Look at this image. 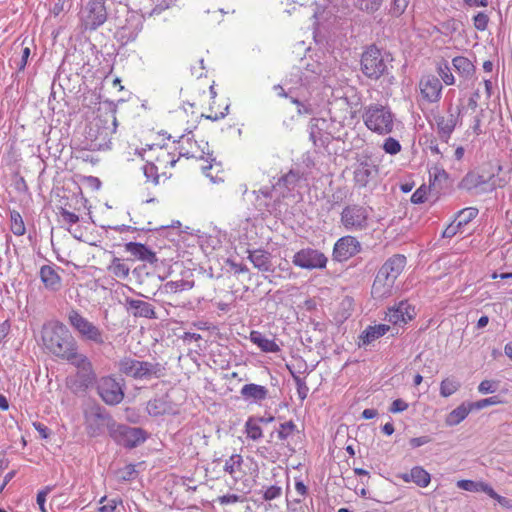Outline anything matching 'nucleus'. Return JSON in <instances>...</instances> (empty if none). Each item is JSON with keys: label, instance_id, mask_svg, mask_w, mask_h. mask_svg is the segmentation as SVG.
Segmentation results:
<instances>
[{"label": "nucleus", "instance_id": "obj_22", "mask_svg": "<svg viewBox=\"0 0 512 512\" xmlns=\"http://www.w3.org/2000/svg\"><path fill=\"white\" fill-rule=\"evenodd\" d=\"M361 249L359 241L353 236H344L337 240L333 248V259L343 262L356 255Z\"/></svg>", "mask_w": 512, "mask_h": 512}, {"label": "nucleus", "instance_id": "obj_6", "mask_svg": "<svg viewBox=\"0 0 512 512\" xmlns=\"http://www.w3.org/2000/svg\"><path fill=\"white\" fill-rule=\"evenodd\" d=\"M115 422L112 415L100 405H95L84 413L85 430L91 438L104 435L105 430L110 434Z\"/></svg>", "mask_w": 512, "mask_h": 512}, {"label": "nucleus", "instance_id": "obj_4", "mask_svg": "<svg viewBox=\"0 0 512 512\" xmlns=\"http://www.w3.org/2000/svg\"><path fill=\"white\" fill-rule=\"evenodd\" d=\"M363 120L370 131L379 135H387L393 131L394 115L388 106L370 104L365 108Z\"/></svg>", "mask_w": 512, "mask_h": 512}, {"label": "nucleus", "instance_id": "obj_12", "mask_svg": "<svg viewBox=\"0 0 512 512\" xmlns=\"http://www.w3.org/2000/svg\"><path fill=\"white\" fill-rule=\"evenodd\" d=\"M127 12L125 24L121 25L116 30V38L122 45H127L134 42L139 33L143 29L144 17L134 11Z\"/></svg>", "mask_w": 512, "mask_h": 512}, {"label": "nucleus", "instance_id": "obj_30", "mask_svg": "<svg viewBox=\"0 0 512 512\" xmlns=\"http://www.w3.org/2000/svg\"><path fill=\"white\" fill-rule=\"evenodd\" d=\"M125 251L130 253L135 259L154 264L158 261L156 253L145 244L138 242H128L125 244Z\"/></svg>", "mask_w": 512, "mask_h": 512}, {"label": "nucleus", "instance_id": "obj_46", "mask_svg": "<svg viewBox=\"0 0 512 512\" xmlns=\"http://www.w3.org/2000/svg\"><path fill=\"white\" fill-rule=\"evenodd\" d=\"M478 209L476 207H467L457 212L454 220L458 223L461 229L466 226L469 222L475 219L478 215Z\"/></svg>", "mask_w": 512, "mask_h": 512}, {"label": "nucleus", "instance_id": "obj_43", "mask_svg": "<svg viewBox=\"0 0 512 512\" xmlns=\"http://www.w3.org/2000/svg\"><path fill=\"white\" fill-rule=\"evenodd\" d=\"M297 429V426L296 424L294 423L293 420H289L287 422H284V423H281L279 425V428L275 431H272L270 433V439H269V442H271L274 438V435H276V437L280 440V441H285L287 440L290 436L293 435V433L296 431Z\"/></svg>", "mask_w": 512, "mask_h": 512}, {"label": "nucleus", "instance_id": "obj_59", "mask_svg": "<svg viewBox=\"0 0 512 512\" xmlns=\"http://www.w3.org/2000/svg\"><path fill=\"white\" fill-rule=\"evenodd\" d=\"M499 387V381L483 380L478 386V391L482 394L495 393Z\"/></svg>", "mask_w": 512, "mask_h": 512}, {"label": "nucleus", "instance_id": "obj_62", "mask_svg": "<svg viewBox=\"0 0 512 512\" xmlns=\"http://www.w3.org/2000/svg\"><path fill=\"white\" fill-rule=\"evenodd\" d=\"M69 1L70 0H56L52 8L50 9V14L54 17L59 16L62 12L69 10Z\"/></svg>", "mask_w": 512, "mask_h": 512}, {"label": "nucleus", "instance_id": "obj_8", "mask_svg": "<svg viewBox=\"0 0 512 512\" xmlns=\"http://www.w3.org/2000/svg\"><path fill=\"white\" fill-rule=\"evenodd\" d=\"M109 436L116 444L133 449L146 441L148 433L141 427H131L115 422Z\"/></svg>", "mask_w": 512, "mask_h": 512}, {"label": "nucleus", "instance_id": "obj_51", "mask_svg": "<svg viewBox=\"0 0 512 512\" xmlns=\"http://www.w3.org/2000/svg\"><path fill=\"white\" fill-rule=\"evenodd\" d=\"M243 463L242 456L239 454H233L229 457V459L226 460L224 465V471L229 473L230 475H233L236 470H239L241 468V465Z\"/></svg>", "mask_w": 512, "mask_h": 512}, {"label": "nucleus", "instance_id": "obj_13", "mask_svg": "<svg viewBox=\"0 0 512 512\" xmlns=\"http://www.w3.org/2000/svg\"><path fill=\"white\" fill-rule=\"evenodd\" d=\"M328 259L324 253L314 248H302L292 257V263L306 270H316L326 268Z\"/></svg>", "mask_w": 512, "mask_h": 512}, {"label": "nucleus", "instance_id": "obj_19", "mask_svg": "<svg viewBox=\"0 0 512 512\" xmlns=\"http://www.w3.org/2000/svg\"><path fill=\"white\" fill-rule=\"evenodd\" d=\"M143 149H147L146 159L154 165H158L161 169L166 168L168 165L174 167L178 159L168 151L166 145L160 144H146Z\"/></svg>", "mask_w": 512, "mask_h": 512}, {"label": "nucleus", "instance_id": "obj_61", "mask_svg": "<svg viewBox=\"0 0 512 512\" xmlns=\"http://www.w3.org/2000/svg\"><path fill=\"white\" fill-rule=\"evenodd\" d=\"M429 188L425 185L420 186L411 196V202L413 204H422L427 199V192Z\"/></svg>", "mask_w": 512, "mask_h": 512}, {"label": "nucleus", "instance_id": "obj_16", "mask_svg": "<svg viewBox=\"0 0 512 512\" xmlns=\"http://www.w3.org/2000/svg\"><path fill=\"white\" fill-rule=\"evenodd\" d=\"M493 179L494 174L484 177L475 171H469L459 182L458 188L468 192L477 190V193H489L496 189Z\"/></svg>", "mask_w": 512, "mask_h": 512}, {"label": "nucleus", "instance_id": "obj_27", "mask_svg": "<svg viewBox=\"0 0 512 512\" xmlns=\"http://www.w3.org/2000/svg\"><path fill=\"white\" fill-rule=\"evenodd\" d=\"M166 368L156 361H144L137 359V375L136 380L150 381L151 379H159L164 377Z\"/></svg>", "mask_w": 512, "mask_h": 512}, {"label": "nucleus", "instance_id": "obj_36", "mask_svg": "<svg viewBox=\"0 0 512 512\" xmlns=\"http://www.w3.org/2000/svg\"><path fill=\"white\" fill-rule=\"evenodd\" d=\"M452 65L459 77L464 80H471L475 75L476 67L467 57H454L452 59Z\"/></svg>", "mask_w": 512, "mask_h": 512}, {"label": "nucleus", "instance_id": "obj_31", "mask_svg": "<svg viewBox=\"0 0 512 512\" xmlns=\"http://www.w3.org/2000/svg\"><path fill=\"white\" fill-rule=\"evenodd\" d=\"M386 317L393 324L407 323L414 317V308L407 302H400L397 307L389 309Z\"/></svg>", "mask_w": 512, "mask_h": 512}, {"label": "nucleus", "instance_id": "obj_29", "mask_svg": "<svg viewBox=\"0 0 512 512\" xmlns=\"http://www.w3.org/2000/svg\"><path fill=\"white\" fill-rule=\"evenodd\" d=\"M125 302L127 310L130 311L134 317L147 319L158 318L154 306L148 302L133 298H126Z\"/></svg>", "mask_w": 512, "mask_h": 512}, {"label": "nucleus", "instance_id": "obj_21", "mask_svg": "<svg viewBox=\"0 0 512 512\" xmlns=\"http://www.w3.org/2000/svg\"><path fill=\"white\" fill-rule=\"evenodd\" d=\"M327 120L324 118H312L308 125L309 139L315 147H327L334 137L326 131Z\"/></svg>", "mask_w": 512, "mask_h": 512}, {"label": "nucleus", "instance_id": "obj_14", "mask_svg": "<svg viewBox=\"0 0 512 512\" xmlns=\"http://www.w3.org/2000/svg\"><path fill=\"white\" fill-rule=\"evenodd\" d=\"M462 111L461 106L453 107L452 104L448 106L447 116L436 115L434 117L436 123L437 134L439 138L448 143L453 131L460 122V114Z\"/></svg>", "mask_w": 512, "mask_h": 512}, {"label": "nucleus", "instance_id": "obj_45", "mask_svg": "<svg viewBox=\"0 0 512 512\" xmlns=\"http://www.w3.org/2000/svg\"><path fill=\"white\" fill-rule=\"evenodd\" d=\"M108 270L117 278L125 279L129 275L130 268L122 259L114 257Z\"/></svg>", "mask_w": 512, "mask_h": 512}, {"label": "nucleus", "instance_id": "obj_38", "mask_svg": "<svg viewBox=\"0 0 512 512\" xmlns=\"http://www.w3.org/2000/svg\"><path fill=\"white\" fill-rule=\"evenodd\" d=\"M249 339L253 344L257 345L262 352L277 353L280 351L279 345L273 339L266 338L260 331L252 330Z\"/></svg>", "mask_w": 512, "mask_h": 512}, {"label": "nucleus", "instance_id": "obj_24", "mask_svg": "<svg viewBox=\"0 0 512 512\" xmlns=\"http://www.w3.org/2000/svg\"><path fill=\"white\" fill-rule=\"evenodd\" d=\"M395 281L378 269L374 278L371 295L374 299H385L396 291Z\"/></svg>", "mask_w": 512, "mask_h": 512}, {"label": "nucleus", "instance_id": "obj_20", "mask_svg": "<svg viewBox=\"0 0 512 512\" xmlns=\"http://www.w3.org/2000/svg\"><path fill=\"white\" fill-rule=\"evenodd\" d=\"M421 97L427 103H437L442 95V83L435 75H424L419 81Z\"/></svg>", "mask_w": 512, "mask_h": 512}, {"label": "nucleus", "instance_id": "obj_23", "mask_svg": "<svg viewBox=\"0 0 512 512\" xmlns=\"http://www.w3.org/2000/svg\"><path fill=\"white\" fill-rule=\"evenodd\" d=\"M194 287V281L189 280H176L168 281L161 284L157 291L154 293V301L157 303H168L166 298L169 296H176L179 292L190 290Z\"/></svg>", "mask_w": 512, "mask_h": 512}, {"label": "nucleus", "instance_id": "obj_53", "mask_svg": "<svg viewBox=\"0 0 512 512\" xmlns=\"http://www.w3.org/2000/svg\"><path fill=\"white\" fill-rule=\"evenodd\" d=\"M448 179L449 175L444 169H436L433 180H430L431 184L429 186V191H431V189H436L437 186L439 189H442V184L446 183Z\"/></svg>", "mask_w": 512, "mask_h": 512}, {"label": "nucleus", "instance_id": "obj_54", "mask_svg": "<svg viewBox=\"0 0 512 512\" xmlns=\"http://www.w3.org/2000/svg\"><path fill=\"white\" fill-rule=\"evenodd\" d=\"M473 410H481L488 406L501 404L502 401L499 396H492L484 399H480L476 402H470Z\"/></svg>", "mask_w": 512, "mask_h": 512}, {"label": "nucleus", "instance_id": "obj_37", "mask_svg": "<svg viewBox=\"0 0 512 512\" xmlns=\"http://www.w3.org/2000/svg\"><path fill=\"white\" fill-rule=\"evenodd\" d=\"M61 360L67 361L74 366L77 371L94 369L91 360L83 353L79 352V345L65 355Z\"/></svg>", "mask_w": 512, "mask_h": 512}, {"label": "nucleus", "instance_id": "obj_42", "mask_svg": "<svg viewBox=\"0 0 512 512\" xmlns=\"http://www.w3.org/2000/svg\"><path fill=\"white\" fill-rule=\"evenodd\" d=\"M116 367L121 375H125L126 377L136 380L137 359L130 356H124L117 361Z\"/></svg>", "mask_w": 512, "mask_h": 512}, {"label": "nucleus", "instance_id": "obj_48", "mask_svg": "<svg viewBox=\"0 0 512 512\" xmlns=\"http://www.w3.org/2000/svg\"><path fill=\"white\" fill-rule=\"evenodd\" d=\"M245 432L247 438L253 441H257L261 439L263 436L262 428L260 427V424L255 419V417L248 418V420L245 423Z\"/></svg>", "mask_w": 512, "mask_h": 512}, {"label": "nucleus", "instance_id": "obj_49", "mask_svg": "<svg viewBox=\"0 0 512 512\" xmlns=\"http://www.w3.org/2000/svg\"><path fill=\"white\" fill-rule=\"evenodd\" d=\"M461 387V383L454 378H445L440 383V395L442 397H449L457 392Z\"/></svg>", "mask_w": 512, "mask_h": 512}, {"label": "nucleus", "instance_id": "obj_47", "mask_svg": "<svg viewBox=\"0 0 512 512\" xmlns=\"http://www.w3.org/2000/svg\"><path fill=\"white\" fill-rule=\"evenodd\" d=\"M10 230L16 236H22L26 232L23 218L16 210L10 211Z\"/></svg>", "mask_w": 512, "mask_h": 512}, {"label": "nucleus", "instance_id": "obj_34", "mask_svg": "<svg viewBox=\"0 0 512 512\" xmlns=\"http://www.w3.org/2000/svg\"><path fill=\"white\" fill-rule=\"evenodd\" d=\"M240 394L244 400L257 403L268 397V389L265 386L250 383L241 388Z\"/></svg>", "mask_w": 512, "mask_h": 512}, {"label": "nucleus", "instance_id": "obj_33", "mask_svg": "<svg viewBox=\"0 0 512 512\" xmlns=\"http://www.w3.org/2000/svg\"><path fill=\"white\" fill-rule=\"evenodd\" d=\"M400 478L406 483L413 482L422 488L427 487L431 481L430 474L421 466L413 467L410 472L401 474Z\"/></svg>", "mask_w": 512, "mask_h": 512}, {"label": "nucleus", "instance_id": "obj_28", "mask_svg": "<svg viewBox=\"0 0 512 512\" xmlns=\"http://www.w3.org/2000/svg\"><path fill=\"white\" fill-rule=\"evenodd\" d=\"M406 264L407 259L404 255L394 254L382 264L379 270L396 282L397 278L404 271Z\"/></svg>", "mask_w": 512, "mask_h": 512}, {"label": "nucleus", "instance_id": "obj_9", "mask_svg": "<svg viewBox=\"0 0 512 512\" xmlns=\"http://www.w3.org/2000/svg\"><path fill=\"white\" fill-rule=\"evenodd\" d=\"M105 0H89L79 12V18L85 30H96L107 20Z\"/></svg>", "mask_w": 512, "mask_h": 512}, {"label": "nucleus", "instance_id": "obj_5", "mask_svg": "<svg viewBox=\"0 0 512 512\" xmlns=\"http://www.w3.org/2000/svg\"><path fill=\"white\" fill-rule=\"evenodd\" d=\"M67 320L79 338L84 342L103 345L106 341L104 331L93 322L84 317L78 310L71 309L67 313Z\"/></svg>", "mask_w": 512, "mask_h": 512}, {"label": "nucleus", "instance_id": "obj_17", "mask_svg": "<svg viewBox=\"0 0 512 512\" xmlns=\"http://www.w3.org/2000/svg\"><path fill=\"white\" fill-rule=\"evenodd\" d=\"M379 175L378 166L369 158L365 157L359 160L353 172V180L358 188L367 187L372 181H375Z\"/></svg>", "mask_w": 512, "mask_h": 512}, {"label": "nucleus", "instance_id": "obj_7", "mask_svg": "<svg viewBox=\"0 0 512 512\" xmlns=\"http://www.w3.org/2000/svg\"><path fill=\"white\" fill-rule=\"evenodd\" d=\"M97 393L102 401L110 406L120 404L125 397V383L114 375L102 376L96 382Z\"/></svg>", "mask_w": 512, "mask_h": 512}, {"label": "nucleus", "instance_id": "obj_56", "mask_svg": "<svg viewBox=\"0 0 512 512\" xmlns=\"http://www.w3.org/2000/svg\"><path fill=\"white\" fill-rule=\"evenodd\" d=\"M136 474L137 471L133 464L126 465L124 468L117 471L118 479L124 482L133 480L136 477Z\"/></svg>", "mask_w": 512, "mask_h": 512}, {"label": "nucleus", "instance_id": "obj_11", "mask_svg": "<svg viewBox=\"0 0 512 512\" xmlns=\"http://www.w3.org/2000/svg\"><path fill=\"white\" fill-rule=\"evenodd\" d=\"M179 156L195 159H202L209 163L208 166H205L204 169H211L212 162L215 160L213 157V152L209 150L208 143H203V146L197 143V141L192 140V137L182 135L179 139Z\"/></svg>", "mask_w": 512, "mask_h": 512}, {"label": "nucleus", "instance_id": "obj_41", "mask_svg": "<svg viewBox=\"0 0 512 512\" xmlns=\"http://www.w3.org/2000/svg\"><path fill=\"white\" fill-rule=\"evenodd\" d=\"M471 411H473L471 403L463 402L447 415L445 419L446 425L452 427L460 424Z\"/></svg>", "mask_w": 512, "mask_h": 512}, {"label": "nucleus", "instance_id": "obj_35", "mask_svg": "<svg viewBox=\"0 0 512 512\" xmlns=\"http://www.w3.org/2000/svg\"><path fill=\"white\" fill-rule=\"evenodd\" d=\"M271 253L264 249H255L249 251L248 259L253 266L262 272L272 271Z\"/></svg>", "mask_w": 512, "mask_h": 512}, {"label": "nucleus", "instance_id": "obj_2", "mask_svg": "<svg viewBox=\"0 0 512 512\" xmlns=\"http://www.w3.org/2000/svg\"><path fill=\"white\" fill-rule=\"evenodd\" d=\"M393 55L376 45H370L361 55V71L370 80L377 81L382 77L391 75L393 69Z\"/></svg>", "mask_w": 512, "mask_h": 512}, {"label": "nucleus", "instance_id": "obj_57", "mask_svg": "<svg viewBox=\"0 0 512 512\" xmlns=\"http://www.w3.org/2000/svg\"><path fill=\"white\" fill-rule=\"evenodd\" d=\"M259 493H262L263 500L271 501L281 496L282 488L277 485H272L267 487L265 490H261Z\"/></svg>", "mask_w": 512, "mask_h": 512}, {"label": "nucleus", "instance_id": "obj_1", "mask_svg": "<svg viewBox=\"0 0 512 512\" xmlns=\"http://www.w3.org/2000/svg\"><path fill=\"white\" fill-rule=\"evenodd\" d=\"M41 338L44 348L60 360L78 345L68 327L59 320L44 324Z\"/></svg>", "mask_w": 512, "mask_h": 512}, {"label": "nucleus", "instance_id": "obj_55", "mask_svg": "<svg viewBox=\"0 0 512 512\" xmlns=\"http://www.w3.org/2000/svg\"><path fill=\"white\" fill-rule=\"evenodd\" d=\"M410 0H392L389 14L394 17L401 16L408 7Z\"/></svg>", "mask_w": 512, "mask_h": 512}, {"label": "nucleus", "instance_id": "obj_32", "mask_svg": "<svg viewBox=\"0 0 512 512\" xmlns=\"http://www.w3.org/2000/svg\"><path fill=\"white\" fill-rule=\"evenodd\" d=\"M135 153L146 162L142 168L146 181L151 182L154 186L158 185L161 175L164 176L166 172L163 171L162 173H160L159 170L161 168L158 165H154L152 162L146 159L147 149H136Z\"/></svg>", "mask_w": 512, "mask_h": 512}, {"label": "nucleus", "instance_id": "obj_39", "mask_svg": "<svg viewBox=\"0 0 512 512\" xmlns=\"http://www.w3.org/2000/svg\"><path fill=\"white\" fill-rule=\"evenodd\" d=\"M23 45L24 41L20 45L15 46L13 48V55L10 58V66L15 67L18 72L24 71L31 54L30 47H24Z\"/></svg>", "mask_w": 512, "mask_h": 512}, {"label": "nucleus", "instance_id": "obj_40", "mask_svg": "<svg viewBox=\"0 0 512 512\" xmlns=\"http://www.w3.org/2000/svg\"><path fill=\"white\" fill-rule=\"evenodd\" d=\"M390 330V326L386 324H378L373 326H368L361 333L360 340L362 341V345H368L373 341L379 339L384 336Z\"/></svg>", "mask_w": 512, "mask_h": 512}, {"label": "nucleus", "instance_id": "obj_58", "mask_svg": "<svg viewBox=\"0 0 512 512\" xmlns=\"http://www.w3.org/2000/svg\"><path fill=\"white\" fill-rule=\"evenodd\" d=\"M489 17L485 12H478L473 17V25L478 31H485L488 27Z\"/></svg>", "mask_w": 512, "mask_h": 512}, {"label": "nucleus", "instance_id": "obj_52", "mask_svg": "<svg viewBox=\"0 0 512 512\" xmlns=\"http://www.w3.org/2000/svg\"><path fill=\"white\" fill-rule=\"evenodd\" d=\"M289 370H290L292 378L296 384L298 397L301 401H303L308 396L309 388L304 379H302L300 376L295 374L290 368H289Z\"/></svg>", "mask_w": 512, "mask_h": 512}, {"label": "nucleus", "instance_id": "obj_18", "mask_svg": "<svg viewBox=\"0 0 512 512\" xmlns=\"http://www.w3.org/2000/svg\"><path fill=\"white\" fill-rule=\"evenodd\" d=\"M97 382L94 369L79 370L66 378L67 388L74 394L84 393Z\"/></svg>", "mask_w": 512, "mask_h": 512}, {"label": "nucleus", "instance_id": "obj_3", "mask_svg": "<svg viewBox=\"0 0 512 512\" xmlns=\"http://www.w3.org/2000/svg\"><path fill=\"white\" fill-rule=\"evenodd\" d=\"M117 119L114 114L107 117L98 116L86 131V149L101 151L111 148L112 135L116 133Z\"/></svg>", "mask_w": 512, "mask_h": 512}, {"label": "nucleus", "instance_id": "obj_10", "mask_svg": "<svg viewBox=\"0 0 512 512\" xmlns=\"http://www.w3.org/2000/svg\"><path fill=\"white\" fill-rule=\"evenodd\" d=\"M341 224L348 231H362L369 225V209L360 204H350L341 212Z\"/></svg>", "mask_w": 512, "mask_h": 512}, {"label": "nucleus", "instance_id": "obj_60", "mask_svg": "<svg viewBox=\"0 0 512 512\" xmlns=\"http://www.w3.org/2000/svg\"><path fill=\"white\" fill-rule=\"evenodd\" d=\"M383 149L390 155H395L401 151V144L395 138L389 137L384 141Z\"/></svg>", "mask_w": 512, "mask_h": 512}, {"label": "nucleus", "instance_id": "obj_44", "mask_svg": "<svg viewBox=\"0 0 512 512\" xmlns=\"http://www.w3.org/2000/svg\"><path fill=\"white\" fill-rule=\"evenodd\" d=\"M384 0H353L356 9L366 14H374L379 11Z\"/></svg>", "mask_w": 512, "mask_h": 512}, {"label": "nucleus", "instance_id": "obj_64", "mask_svg": "<svg viewBox=\"0 0 512 512\" xmlns=\"http://www.w3.org/2000/svg\"><path fill=\"white\" fill-rule=\"evenodd\" d=\"M461 230V227L458 225V223L453 220L442 232L443 238H452L455 236L459 231Z\"/></svg>", "mask_w": 512, "mask_h": 512}, {"label": "nucleus", "instance_id": "obj_63", "mask_svg": "<svg viewBox=\"0 0 512 512\" xmlns=\"http://www.w3.org/2000/svg\"><path fill=\"white\" fill-rule=\"evenodd\" d=\"M479 484L480 482H475L473 480L462 479L457 482V487L463 489L465 491L470 492H479Z\"/></svg>", "mask_w": 512, "mask_h": 512}, {"label": "nucleus", "instance_id": "obj_15", "mask_svg": "<svg viewBox=\"0 0 512 512\" xmlns=\"http://www.w3.org/2000/svg\"><path fill=\"white\" fill-rule=\"evenodd\" d=\"M310 172L300 166L291 168L287 173H284L274 183V188L280 190V194L285 197L288 193L292 192L301 182H307Z\"/></svg>", "mask_w": 512, "mask_h": 512}, {"label": "nucleus", "instance_id": "obj_50", "mask_svg": "<svg viewBox=\"0 0 512 512\" xmlns=\"http://www.w3.org/2000/svg\"><path fill=\"white\" fill-rule=\"evenodd\" d=\"M437 72L441 78V80L446 85H453L455 83V78L451 72V68L447 61L440 63L437 67Z\"/></svg>", "mask_w": 512, "mask_h": 512}, {"label": "nucleus", "instance_id": "obj_25", "mask_svg": "<svg viewBox=\"0 0 512 512\" xmlns=\"http://www.w3.org/2000/svg\"><path fill=\"white\" fill-rule=\"evenodd\" d=\"M146 411L152 417H160L174 414L176 412V406L166 393L150 399L147 402Z\"/></svg>", "mask_w": 512, "mask_h": 512}, {"label": "nucleus", "instance_id": "obj_26", "mask_svg": "<svg viewBox=\"0 0 512 512\" xmlns=\"http://www.w3.org/2000/svg\"><path fill=\"white\" fill-rule=\"evenodd\" d=\"M59 271L63 272V269L55 264L41 266L39 277L47 290L57 292L62 288V278Z\"/></svg>", "mask_w": 512, "mask_h": 512}]
</instances>
